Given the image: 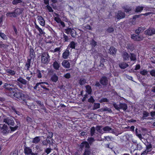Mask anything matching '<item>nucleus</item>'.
<instances>
[{
	"label": "nucleus",
	"instance_id": "603ef678",
	"mask_svg": "<svg viewBox=\"0 0 155 155\" xmlns=\"http://www.w3.org/2000/svg\"><path fill=\"white\" fill-rule=\"evenodd\" d=\"M90 43L91 45L94 47H95L97 45V42L93 39H92Z\"/></svg>",
	"mask_w": 155,
	"mask_h": 155
},
{
	"label": "nucleus",
	"instance_id": "ea45409f",
	"mask_svg": "<svg viewBox=\"0 0 155 155\" xmlns=\"http://www.w3.org/2000/svg\"><path fill=\"white\" fill-rule=\"evenodd\" d=\"M143 6H137L135 8V12H141L143 10Z\"/></svg>",
	"mask_w": 155,
	"mask_h": 155
},
{
	"label": "nucleus",
	"instance_id": "412c9836",
	"mask_svg": "<svg viewBox=\"0 0 155 155\" xmlns=\"http://www.w3.org/2000/svg\"><path fill=\"white\" fill-rule=\"evenodd\" d=\"M41 86L42 88L44 89L46 91H49V88H48V87L45 85V84H46L48 85H49V84L46 82H41Z\"/></svg>",
	"mask_w": 155,
	"mask_h": 155
},
{
	"label": "nucleus",
	"instance_id": "e2e57ef3",
	"mask_svg": "<svg viewBox=\"0 0 155 155\" xmlns=\"http://www.w3.org/2000/svg\"><path fill=\"white\" fill-rule=\"evenodd\" d=\"M71 29L72 28H68L67 29H65L64 32L68 34L70 33Z\"/></svg>",
	"mask_w": 155,
	"mask_h": 155
},
{
	"label": "nucleus",
	"instance_id": "aec40b11",
	"mask_svg": "<svg viewBox=\"0 0 155 155\" xmlns=\"http://www.w3.org/2000/svg\"><path fill=\"white\" fill-rule=\"evenodd\" d=\"M120 109H123L124 111H125L127 108V104L125 103H120L119 105Z\"/></svg>",
	"mask_w": 155,
	"mask_h": 155
},
{
	"label": "nucleus",
	"instance_id": "a211bd4d",
	"mask_svg": "<svg viewBox=\"0 0 155 155\" xmlns=\"http://www.w3.org/2000/svg\"><path fill=\"white\" fill-rule=\"evenodd\" d=\"M32 152L31 148L28 147H24V152L25 154L29 155Z\"/></svg>",
	"mask_w": 155,
	"mask_h": 155
},
{
	"label": "nucleus",
	"instance_id": "9b49d317",
	"mask_svg": "<svg viewBox=\"0 0 155 155\" xmlns=\"http://www.w3.org/2000/svg\"><path fill=\"white\" fill-rule=\"evenodd\" d=\"M116 17L118 19H120L124 18L125 16L124 13L121 11H119L118 12L116 15Z\"/></svg>",
	"mask_w": 155,
	"mask_h": 155
},
{
	"label": "nucleus",
	"instance_id": "e433bc0d",
	"mask_svg": "<svg viewBox=\"0 0 155 155\" xmlns=\"http://www.w3.org/2000/svg\"><path fill=\"white\" fill-rule=\"evenodd\" d=\"M103 130L105 132L110 131L111 130H114V129L108 126H106L105 127H103Z\"/></svg>",
	"mask_w": 155,
	"mask_h": 155
},
{
	"label": "nucleus",
	"instance_id": "4468645a",
	"mask_svg": "<svg viewBox=\"0 0 155 155\" xmlns=\"http://www.w3.org/2000/svg\"><path fill=\"white\" fill-rule=\"evenodd\" d=\"M31 58H28L25 66V69L27 71L29 70L31 66Z\"/></svg>",
	"mask_w": 155,
	"mask_h": 155
},
{
	"label": "nucleus",
	"instance_id": "4d7b16f0",
	"mask_svg": "<svg viewBox=\"0 0 155 155\" xmlns=\"http://www.w3.org/2000/svg\"><path fill=\"white\" fill-rule=\"evenodd\" d=\"M113 106L118 111H120V108L119 106L116 103H114L113 104Z\"/></svg>",
	"mask_w": 155,
	"mask_h": 155
},
{
	"label": "nucleus",
	"instance_id": "f704fd0d",
	"mask_svg": "<svg viewBox=\"0 0 155 155\" xmlns=\"http://www.w3.org/2000/svg\"><path fill=\"white\" fill-rule=\"evenodd\" d=\"M87 142L89 144V145L91 146L93 144V142L95 141L94 139L92 137H88L87 139Z\"/></svg>",
	"mask_w": 155,
	"mask_h": 155
},
{
	"label": "nucleus",
	"instance_id": "f257e3e1",
	"mask_svg": "<svg viewBox=\"0 0 155 155\" xmlns=\"http://www.w3.org/2000/svg\"><path fill=\"white\" fill-rule=\"evenodd\" d=\"M3 87L7 95L10 97L13 96L21 102L27 103L28 95L24 94L23 91L19 89L16 85L13 83H5Z\"/></svg>",
	"mask_w": 155,
	"mask_h": 155
},
{
	"label": "nucleus",
	"instance_id": "bf43d9fd",
	"mask_svg": "<svg viewBox=\"0 0 155 155\" xmlns=\"http://www.w3.org/2000/svg\"><path fill=\"white\" fill-rule=\"evenodd\" d=\"M48 136L47 137H49L50 140H52V138L53 136V133L51 132H49L48 130Z\"/></svg>",
	"mask_w": 155,
	"mask_h": 155
},
{
	"label": "nucleus",
	"instance_id": "37998d69",
	"mask_svg": "<svg viewBox=\"0 0 155 155\" xmlns=\"http://www.w3.org/2000/svg\"><path fill=\"white\" fill-rule=\"evenodd\" d=\"M42 72H44V70L41 71ZM37 77L38 78H40L42 77V75L41 73V71L39 70H37Z\"/></svg>",
	"mask_w": 155,
	"mask_h": 155
},
{
	"label": "nucleus",
	"instance_id": "bb28decb",
	"mask_svg": "<svg viewBox=\"0 0 155 155\" xmlns=\"http://www.w3.org/2000/svg\"><path fill=\"white\" fill-rule=\"evenodd\" d=\"M77 45L76 43H75L74 41H71L70 42L68 45V47L72 49H75L76 46Z\"/></svg>",
	"mask_w": 155,
	"mask_h": 155
},
{
	"label": "nucleus",
	"instance_id": "2eb2a0df",
	"mask_svg": "<svg viewBox=\"0 0 155 155\" xmlns=\"http://www.w3.org/2000/svg\"><path fill=\"white\" fill-rule=\"evenodd\" d=\"M109 51L110 54L113 55H115L117 51V49L113 46H111L109 49Z\"/></svg>",
	"mask_w": 155,
	"mask_h": 155
},
{
	"label": "nucleus",
	"instance_id": "a19ab883",
	"mask_svg": "<svg viewBox=\"0 0 155 155\" xmlns=\"http://www.w3.org/2000/svg\"><path fill=\"white\" fill-rule=\"evenodd\" d=\"M152 144L150 143L146 146V150H147V152H150L152 150Z\"/></svg>",
	"mask_w": 155,
	"mask_h": 155
},
{
	"label": "nucleus",
	"instance_id": "de8ad7c7",
	"mask_svg": "<svg viewBox=\"0 0 155 155\" xmlns=\"http://www.w3.org/2000/svg\"><path fill=\"white\" fill-rule=\"evenodd\" d=\"M86 83V80L85 79H81L79 81V84L81 86L85 84Z\"/></svg>",
	"mask_w": 155,
	"mask_h": 155
},
{
	"label": "nucleus",
	"instance_id": "680f3d73",
	"mask_svg": "<svg viewBox=\"0 0 155 155\" xmlns=\"http://www.w3.org/2000/svg\"><path fill=\"white\" fill-rule=\"evenodd\" d=\"M0 36L4 40H5L7 38L6 35L3 33L0 32Z\"/></svg>",
	"mask_w": 155,
	"mask_h": 155
},
{
	"label": "nucleus",
	"instance_id": "39448f33",
	"mask_svg": "<svg viewBox=\"0 0 155 155\" xmlns=\"http://www.w3.org/2000/svg\"><path fill=\"white\" fill-rule=\"evenodd\" d=\"M49 73H52L50 74V75H51L50 79V81L54 83L57 82L58 80V77L56 74L54 73L52 70H50Z\"/></svg>",
	"mask_w": 155,
	"mask_h": 155
},
{
	"label": "nucleus",
	"instance_id": "f3484780",
	"mask_svg": "<svg viewBox=\"0 0 155 155\" xmlns=\"http://www.w3.org/2000/svg\"><path fill=\"white\" fill-rule=\"evenodd\" d=\"M38 20L40 24L43 26H44L45 25V21L44 18L41 16H39L38 17Z\"/></svg>",
	"mask_w": 155,
	"mask_h": 155
},
{
	"label": "nucleus",
	"instance_id": "b1692460",
	"mask_svg": "<svg viewBox=\"0 0 155 155\" xmlns=\"http://www.w3.org/2000/svg\"><path fill=\"white\" fill-rule=\"evenodd\" d=\"M29 55L31 60L35 57V54L33 48H31L29 51Z\"/></svg>",
	"mask_w": 155,
	"mask_h": 155
},
{
	"label": "nucleus",
	"instance_id": "423d86ee",
	"mask_svg": "<svg viewBox=\"0 0 155 155\" xmlns=\"http://www.w3.org/2000/svg\"><path fill=\"white\" fill-rule=\"evenodd\" d=\"M144 34L147 35L152 36L155 34V29L153 28L150 27L144 31Z\"/></svg>",
	"mask_w": 155,
	"mask_h": 155
},
{
	"label": "nucleus",
	"instance_id": "49530a36",
	"mask_svg": "<svg viewBox=\"0 0 155 155\" xmlns=\"http://www.w3.org/2000/svg\"><path fill=\"white\" fill-rule=\"evenodd\" d=\"M100 104L99 103H94L93 110H95L100 107Z\"/></svg>",
	"mask_w": 155,
	"mask_h": 155
},
{
	"label": "nucleus",
	"instance_id": "473e14b6",
	"mask_svg": "<svg viewBox=\"0 0 155 155\" xmlns=\"http://www.w3.org/2000/svg\"><path fill=\"white\" fill-rule=\"evenodd\" d=\"M53 66L54 69L58 70L60 67V65L56 61H55L53 63Z\"/></svg>",
	"mask_w": 155,
	"mask_h": 155
},
{
	"label": "nucleus",
	"instance_id": "7c9ffc66",
	"mask_svg": "<svg viewBox=\"0 0 155 155\" xmlns=\"http://www.w3.org/2000/svg\"><path fill=\"white\" fill-rule=\"evenodd\" d=\"M6 16L7 17L16 18V15H15L13 11L12 12H8L6 13Z\"/></svg>",
	"mask_w": 155,
	"mask_h": 155
},
{
	"label": "nucleus",
	"instance_id": "774afa93",
	"mask_svg": "<svg viewBox=\"0 0 155 155\" xmlns=\"http://www.w3.org/2000/svg\"><path fill=\"white\" fill-rule=\"evenodd\" d=\"M142 148L141 145L140 144H137V145L136 149L138 150H140Z\"/></svg>",
	"mask_w": 155,
	"mask_h": 155
},
{
	"label": "nucleus",
	"instance_id": "a878e982",
	"mask_svg": "<svg viewBox=\"0 0 155 155\" xmlns=\"http://www.w3.org/2000/svg\"><path fill=\"white\" fill-rule=\"evenodd\" d=\"M119 66L120 68L122 69H124L127 67H128L129 66V65L127 63L122 62L119 64Z\"/></svg>",
	"mask_w": 155,
	"mask_h": 155
},
{
	"label": "nucleus",
	"instance_id": "0e129e2a",
	"mask_svg": "<svg viewBox=\"0 0 155 155\" xmlns=\"http://www.w3.org/2000/svg\"><path fill=\"white\" fill-rule=\"evenodd\" d=\"M31 108V109H35V110H36L37 109H36V108L37 107L36 104H35V103H32L31 104V105L30 106Z\"/></svg>",
	"mask_w": 155,
	"mask_h": 155
},
{
	"label": "nucleus",
	"instance_id": "6e6d98bb",
	"mask_svg": "<svg viewBox=\"0 0 155 155\" xmlns=\"http://www.w3.org/2000/svg\"><path fill=\"white\" fill-rule=\"evenodd\" d=\"M108 101V99L106 98H103L99 100V102L101 103L103 102H107Z\"/></svg>",
	"mask_w": 155,
	"mask_h": 155
},
{
	"label": "nucleus",
	"instance_id": "5fc2aeb1",
	"mask_svg": "<svg viewBox=\"0 0 155 155\" xmlns=\"http://www.w3.org/2000/svg\"><path fill=\"white\" fill-rule=\"evenodd\" d=\"M148 71L146 70L143 69L142 71H140V74L142 75H146L147 74Z\"/></svg>",
	"mask_w": 155,
	"mask_h": 155
},
{
	"label": "nucleus",
	"instance_id": "c85d7f7f",
	"mask_svg": "<svg viewBox=\"0 0 155 155\" xmlns=\"http://www.w3.org/2000/svg\"><path fill=\"white\" fill-rule=\"evenodd\" d=\"M6 72L8 74V75H11L14 76L16 73L15 71L14 70H12L10 69H7L6 70Z\"/></svg>",
	"mask_w": 155,
	"mask_h": 155
},
{
	"label": "nucleus",
	"instance_id": "1a4fd4ad",
	"mask_svg": "<svg viewBox=\"0 0 155 155\" xmlns=\"http://www.w3.org/2000/svg\"><path fill=\"white\" fill-rule=\"evenodd\" d=\"M100 83L103 86H106L108 83L107 78L106 76H103L100 80Z\"/></svg>",
	"mask_w": 155,
	"mask_h": 155
},
{
	"label": "nucleus",
	"instance_id": "4c0bfd02",
	"mask_svg": "<svg viewBox=\"0 0 155 155\" xmlns=\"http://www.w3.org/2000/svg\"><path fill=\"white\" fill-rule=\"evenodd\" d=\"M123 8L124 10V11L126 13L128 12L131 10V8L128 6H124L123 7Z\"/></svg>",
	"mask_w": 155,
	"mask_h": 155
},
{
	"label": "nucleus",
	"instance_id": "58836bf2",
	"mask_svg": "<svg viewBox=\"0 0 155 155\" xmlns=\"http://www.w3.org/2000/svg\"><path fill=\"white\" fill-rule=\"evenodd\" d=\"M18 125H16L14 127H12L11 126H9V128L11 129V130L9 131V133H11L15 131L18 129Z\"/></svg>",
	"mask_w": 155,
	"mask_h": 155
},
{
	"label": "nucleus",
	"instance_id": "72a5a7b5",
	"mask_svg": "<svg viewBox=\"0 0 155 155\" xmlns=\"http://www.w3.org/2000/svg\"><path fill=\"white\" fill-rule=\"evenodd\" d=\"M40 141V137L37 136L33 139L32 142L35 144L38 143Z\"/></svg>",
	"mask_w": 155,
	"mask_h": 155
},
{
	"label": "nucleus",
	"instance_id": "f03ea898",
	"mask_svg": "<svg viewBox=\"0 0 155 155\" xmlns=\"http://www.w3.org/2000/svg\"><path fill=\"white\" fill-rule=\"evenodd\" d=\"M50 56L47 52H44L41 55V61L44 64H47L49 62Z\"/></svg>",
	"mask_w": 155,
	"mask_h": 155
},
{
	"label": "nucleus",
	"instance_id": "9d476101",
	"mask_svg": "<svg viewBox=\"0 0 155 155\" xmlns=\"http://www.w3.org/2000/svg\"><path fill=\"white\" fill-rule=\"evenodd\" d=\"M122 57L124 61H127L129 60L130 55L126 52H124L123 53Z\"/></svg>",
	"mask_w": 155,
	"mask_h": 155
},
{
	"label": "nucleus",
	"instance_id": "79ce46f5",
	"mask_svg": "<svg viewBox=\"0 0 155 155\" xmlns=\"http://www.w3.org/2000/svg\"><path fill=\"white\" fill-rule=\"evenodd\" d=\"M95 129L94 127H91L90 130V135L91 136H93L94 135Z\"/></svg>",
	"mask_w": 155,
	"mask_h": 155
},
{
	"label": "nucleus",
	"instance_id": "dca6fc26",
	"mask_svg": "<svg viewBox=\"0 0 155 155\" xmlns=\"http://www.w3.org/2000/svg\"><path fill=\"white\" fill-rule=\"evenodd\" d=\"M140 17V15H136L133 17L132 20L130 21L129 24L130 25H135L136 23L135 20L136 18H138Z\"/></svg>",
	"mask_w": 155,
	"mask_h": 155
},
{
	"label": "nucleus",
	"instance_id": "69168bd1",
	"mask_svg": "<svg viewBox=\"0 0 155 155\" xmlns=\"http://www.w3.org/2000/svg\"><path fill=\"white\" fill-rule=\"evenodd\" d=\"M46 7L48 10L49 12H53V10L52 9V8L49 5H47L46 6Z\"/></svg>",
	"mask_w": 155,
	"mask_h": 155
},
{
	"label": "nucleus",
	"instance_id": "4be33fe9",
	"mask_svg": "<svg viewBox=\"0 0 155 155\" xmlns=\"http://www.w3.org/2000/svg\"><path fill=\"white\" fill-rule=\"evenodd\" d=\"M86 92L88 94H91L92 92V89L91 87L89 85L85 86Z\"/></svg>",
	"mask_w": 155,
	"mask_h": 155
},
{
	"label": "nucleus",
	"instance_id": "09e8293b",
	"mask_svg": "<svg viewBox=\"0 0 155 155\" xmlns=\"http://www.w3.org/2000/svg\"><path fill=\"white\" fill-rule=\"evenodd\" d=\"M114 31V28L111 27H109L106 30V32L108 33L113 32Z\"/></svg>",
	"mask_w": 155,
	"mask_h": 155
},
{
	"label": "nucleus",
	"instance_id": "6ab92c4d",
	"mask_svg": "<svg viewBox=\"0 0 155 155\" xmlns=\"http://www.w3.org/2000/svg\"><path fill=\"white\" fill-rule=\"evenodd\" d=\"M70 55V52L68 50L66 49L62 54V57L64 59H67Z\"/></svg>",
	"mask_w": 155,
	"mask_h": 155
},
{
	"label": "nucleus",
	"instance_id": "393cba45",
	"mask_svg": "<svg viewBox=\"0 0 155 155\" xmlns=\"http://www.w3.org/2000/svg\"><path fill=\"white\" fill-rule=\"evenodd\" d=\"M62 65L64 68H69L70 67V64L69 62L67 60L64 61L62 63Z\"/></svg>",
	"mask_w": 155,
	"mask_h": 155
},
{
	"label": "nucleus",
	"instance_id": "13d9d810",
	"mask_svg": "<svg viewBox=\"0 0 155 155\" xmlns=\"http://www.w3.org/2000/svg\"><path fill=\"white\" fill-rule=\"evenodd\" d=\"M88 102L93 103L94 102L95 100L93 97L92 96H91L90 98L88 99Z\"/></svg>",
	"mask_w": 155,
	"mask_h": 155
},
{
	"label": "nucleus",
	"instance_id": "864d4df0",
	"mask_svg": "<svg viewBox=\"0 0 155 155\" xmlns=\"http://www.w3.org/2000/svg\"><path fill=\"white\" fill-rule=\"evenodd\" d=\"M102 127V126L97 125L96 127V129L99 133H101L102 132V130L101 129Z\"/></svg>",
	"mask_w": 155,
	"mask_h": 155
},
{
	"label": "nucleus",
	"instance_id": "052dcab7",
	"mask_svg": "<svg viewBox=\"0 0 155 155\" xmlns=\"http://www.w3.org/2000/svg\"><path fill=\"white\" fill-rule=\"evenodd\" d=\"M150 75L155 77V69H152L150 72Z\"/></svg>",
	"mask_w": 155,
	"mask_h": 155
},
{
	"label": "nucleus",
	"instance_id": "7ed1b4c3",
	"mask_svg": "<svg viewBox=\"0 0 155 155\" xmlns=\"http://www.w3.org/2000/svg\"><path fill=\"white\" fill-rule=\"evenodd\" d=\"M16 81L18 82L17 85L20 88L22 89H23L24 88L23 85H26L27 83V81L21 76H19L17 78Z\"/></svg>",
	"mask_w": 155,
	"mask_h": 155
},
{
	"label": "nucleus",
	"instance_id": "c9c22d12",
	"mask_svg": "<svg viewBox=\"0 0 155 155\" xmlns=\"http://www.w3.org/2000/svg\"><path fill=\"white\" fill-rule=\"evenodd\" d=\"M90 149L87 148L85 149L83 155H90L91 150Z\"/></svg>",
	"mask_w": 155,
	"mask_h": 155
},
{
	"label": "nucleus",
	"instance_id": "338daca9",
	"mask_svg": "<svg viewBox=\"0 0 155 155\" xmlns=\"http://www.w3.org/2000/svg\"><path fill=\"white\" fill-rule=\"evenodd\" d=\"M71 77L70 74L69 73H67L64 75V77L66 79H69L71 78Z\"/></svg>",
	"mask_w": 155,
	"mask_h": 155
},
{
	"label": "nucleus",
	"instance_id": "cd10ccee",
	"mask_svg": "<svg viewBox=\"0 0 155 155\" xmlns=\"http://www.w3.org/2000/svg\"><path fill=\"white\" fill-rule=\"evenodd\" d=\"M35 104H36L37 107L38 108H41L44 106L43 104L40 101H37L35 102Z\"/></svg>",
	"mask_w": 155,
	"mask_h": 155
},
{
	"label": "nucleus",
	"instance_id": "8fccbe9b",
	"mask_svg": "<svg viewBox=\"0 0 155 155\" xmlns=\"http://www.w3.org/2000/svg\"><path fill=\"white\" fill-rule=\"evenodd\" d=\"M51 148H47L45 150V153H47L46 154H45V153H43L42 154V155H47L49 154L51 152Z\"/></svg>",
	"mask_w": 155,
	"mask_h": 155
},
{
	"label": "nucleus",
	"instance_id": "a18cd8bd",
	"mask_svg": "<svg viewBox=\"0 0 155 155\" xmlns=\"http://www.w3.org/2000/svg\"><path fill=\"white\" fill-rule=\"evenodd\" d=\"M150 116V114L146 111H144L143 113V118L145 119L146 117H147Z\"/></svg>",
	"mask_w": 155,
	"mask_h": 155
},
{
	"label": "nucleus",
	"instance_id": "f8f14e48",
	"mask_svg": "<svg viewBox=\"0 0 155 155\" xmlns=\"http://www.w3.org/2000/svg\"><path fill=\"white\" fill-rule=\"evenodd\" d=\"M23 12V9L21 8H16L13 12L17 17L18 15L22 14Z\"/></svg>",
	"mask_w": 155,
	"mask_h": 155
},
{
	"label": "nucleus",
	"instance_id": "c03bdc74",
	"mask_svg": "<svg viewBox=\"0 0 155 155\" xmlns=\"http://www.w3.org/2000/svg\"><path fill=\"white\" fill-rule=\"evenodd\" d=\"M56 15L57 17H55L54 20L58 23H59L61 21V20L60 18L59 17V15L58 14H56Z\"/></svg>",
	"mask_w": 155,
	"mask_h": 155
},
{
	"label": "nucleus",
	"instance_id": "0eeeda50",
	"mask_svg": "<svg viewBox=\"0 0 155 155\" xmlns=\"http://www.w3.org/2000/svg\"><path fill=\"white\" fill-rule=\"evenodd\" d=\"M4 122L6 123L9 126H14L15 123L13 119L11 117H8L3 120Z\"/></svg>",
	"mask_w": 155,
	"mask_h": 155
},
{
	"label": "nucleus",
	"instance_id": "2f4dec72",
	"mask_svg": "<svg viewBox=\"0 0 155 155\" xmlns=\"http://www.w3.org/2000/svg\"><path fill=\"white\" fill-rule=\"evenodd\" d=\"M35 28L38 30L41 35H43L44 33L42 29L35 23Z\"/></svg>",
	"mask_w": 155,
	"mask_h": 155
},
{
	"label": "nucleus",
	"instance_id": "5701e85b",
	"mask_svg": "<svg viewBox=\"0 0 155 155\" xmlns=\"http://www.w3.org/2000/svg\"><path fill=\"white\" fill-rule=\"evenodd\" d=\"M130 58L131 61H136L137 60V55L133 53L130 54Z\"/></svg>",
	"mask_w": 155,
	"mask_h": 155
},
{
	"label": "nucleus",
	"instance_id": "c756f323",
	"mask_svg": "<svg viewBox=\"0 0 155 155\" xmlns=\"http://www.w3.org/2000/svg\"><path fill=\"white\" fill-rule=\"evenodd\" d=\"M61 39L63 40L64 42H68L69 40L68 37L64 33H63Z\"/></svg>",
	"mask_w": 155,
	"mask_h": 155
},
{
	"label": "nucleus",
	"instance_id": "20e7f679",
	"mask_svg": "<svg viewBox=\"0 0 155 155\" xmlns=\"http://www.w3.org/2000/svg\"><path fill=\"white\" fill-rule=\"evenodd\" d=\"M78 149L80 151H82L84 147L85 149L87 148H90V146L89 145V144L86 141H83L80 145H78Z\"/></svg>",
	"mask_w": 155,
	"mask_h": 155
},
{
	"label": "nucleus",
	"instance_id": "ddd939ff",
	"mask_svg": "<svg viewBox=\"0 0 155 155\" xmlns=\"http://www.w3.org/2000/svg\"><path fill=\"white\" fill-rule=\"evenodd\" d=\"M131 38L132 39L136 41H140L143 39L142 38L139 36L136 35L135 34L131 35Z\"/></svg>",
	"mask_w": 155,
	"mask_h": 155
},
{
	"label": "nucleus",
	"instance_id": "3c124183",
	"mask_svg": "<svg viewBox=\"0 0 155 155\" xmlns=\"http://www.w3.org/2000/svg\"><path fill=\"white\" fill-rule=\"evenodd\" d=\"M70 34L72 37H74L75 36L76 34V32L75 30L73 28H72L70 32Z\"/></svg>",
	"mask_w": 155,
	"mask_h": 155
},
{
	"label": "nucleus",
	"instance_id": "6e6552de",
	"mask_svg": "<svg viewBox=\"0 0 155 155\" xmlns=\"http://www.w3.org/2000/svg\"><path fill=\"white\" fill-rule=\"evenodd\" d=\"M0 129L2 133L4 135L9 133L10 130L8 129V127L5 124H0Z\"/></svg>",
	"mask_w": 155,
	"mask_h": 155
}]
</instances>
